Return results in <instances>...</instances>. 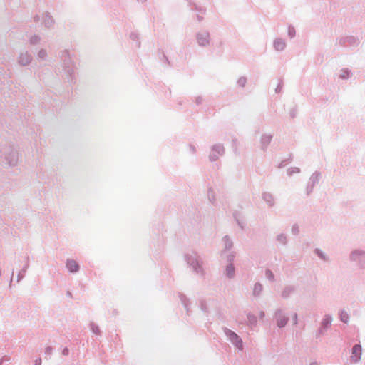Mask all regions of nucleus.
<instances>
[{"label":"nucleus","instance_id":"nucleus-1","mask_svg":"<svg viewBox=\"0 0 365 365\" xmlns=\"http://www.w3.org/2000/svg\"><path fill=\"white\" fill-rule=\"evenodd\" d=\"M361 354V347L360 345H355L352 349L351 359L354 362L358 361L360 359Z\"/></svg>","mask_w":365,"mask_h":365},{"label":"nucleus","instance_id":"nucleus-2","mask_svg":"<svg viewBox=\"0 0 365 365\" xmlns=\"http://www.w3.org/2000/svg\"><path fill=\"white\" fill-rule=\"evenodd\" d=\"M66 267L71 272H77L79 269V266L78 263L74 260H68L66 263Z\"/></svg>","mask_w":365,"mask_h":365},{"label":"nucleus","instance_id":"nucleus-3","mask_svg":"<svg viewBox=\"0 0 365 365\" xmlns=\"http://www.w3.org/2000/svg\"><path fill=\"white\" fill-rule=\"evenodd\" d=\"M230 339L239 349L242 348V341L235 333L232 332L230 334Z\"/></svg>","mask_w":365,"mask_h":365},{"label":"nucleus","instance_id":"nucleus-4","mask_svg":"<svg viewBox=\"0 0 365 365\" xmlns=\"http://www.w3.org/2000/svg\"><path fill=\"white\" fill-rule=\"evenodd\" d=\"M284 47H285V43L283 41L277 40L274 42V48H276V50L282 51L284 48Z\"/></svg>","mask_w":365,"mask_h":365},{"label":"nucleus","instance_id":"nucleus-5","mask_svg":"<svg viewBox=\"0 0 365 365\" xmlns=\"http://www.w3.org/2000/svg\"><path fill=\"white\" fill-rule=\"evenodd\" d=\"M198 43L200 45L205 46L208 44L209 39H208V35H205L204 36H200L198 37Z\"/></svg>","mask_w":365,"mask_h":365},{"label":"nucleus","instance_id":"nucleus-6","mask_svg":"<svg viewBox=\"0 0 365 365\" xmlns=\"http://www.w3.org/2000/svg\"><path fill=\"white\" fill-rule=\"evenodd\" d=\"M30 61V56L27 54L21 55L20 57V63L23 65L27 64Z\"/></svg>","mask_w":365,"mask_h":365},{"label":"nucleus","instance_id":"nucleus-7","mask_svg":"<svg viewBox=\"0 0 365 365\" xmlns=\"http://www.w3.org/2000/svg\"><path fill=\"white\" fill-rule=\"evenodd\" d=\"M227 273L229 277H232L234 273V267L232 265H230L227 267Z\"/></svg>","mask_w":365,"mask_h":365},{"label":"nucleus","instance_id":"nucleus-8","mask_svg":"<svg viewBox=\"0 0 365 365\" xmlns=\"http://www.w3.org/2000/svg\"><path fill=\"white\" fill-rule=\"evenodd\" d=\"M287 323V320L285 319H280L277 320V324L279 327H284Z\"/></svg>","mask_w":365,"mask_h":365},{"label":"nucleus","instance_id":"nucleus-9","mask_svg":"<svg viewBox=\"0 0 365 365\" xmlns=\"http://www.w3.org/2000/svg\"><path fill=\"white\" fill-rule=\"evenodd\" d=\"M341 318L344 322L346 323L349 317L346 313L342 312L341 314Z\"/></svg>","mask_w":365,"mask_h":365},{"label":"nucleus","instance_id":"nucleus-10","mask_svg":"<svg viewBox=\"0 0 365 365\" xmlns=\"http://www.w3.org/2000/svg\"><path fill=\"white\" fill-rule=\"evenodd\" d=\"M262 290V286L260 284H255L254 288L255 293H259Z\"/></svg>","mask_w":365,"mask_h":365},{"label":"nucleus","instance_id":"nucleus-11","mask_svg":"<svg viewBox=\"0 0 365 365\" xmlns=\"http://www.w3.org/2000/svg\"><path fill=\"white\" fill-rule=\"evenodd\" d=\"M93 332L95 333H98L99 332V329L98 327H96L95 329H93Z\"/></svg>","mask_w":365,"mask_h":365},{"label":"nucleus","instance_id":"nucleus-12","mask_svg":"<svg viewBox=\"0 0 365 365\" xmlns=\"http://www.w3.org/2000/svg\"><path fill=\"white\" fill-rule=\"evenodd\" d=\"M41 359H39V360H36V364H36V365H39V364H41Z\"/></svg>","mask_w":365,"mask_h":365}]
</instances>
